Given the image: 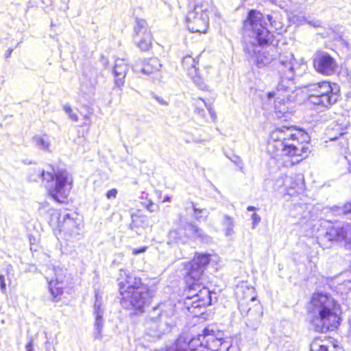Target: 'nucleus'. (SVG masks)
<instances>
[{
	"label": "nucleus",
	"instance_id": "nucleus-1",
	"mask_svg": "<svg viewBox=\"0 0 351 351\" xmlns=\"http://www.w3.org/2000/svg\"><path fill=\"white\" fill-rule=\"evenodd\" d=\"M267 22L263 14L256 10H251L247 20L244 22V32L248 38H245L244 50L252 58L258 67H263L276 60L277 49L271 47L269 50L260 49L262 45L269 43L273 35L268 30Z\"/></svg>",
	"mask_w": 351,
	"mask_h": 351
},
{
	"label": "nucleus",
	"instance_id": "nucleus-2",
	"mask_svg": "<svg viewBox=\"0 0 351 351\" xmlns=\"http://www.w3.org/2000/svg\"><path fill=\"white\" fill-rule=\"evenodd\" d=\"M210 262L208 254H196L193 260L188 264L189 270L186 276L188 287V295L185 300V304L188 308L206 307L211 304L213 293L206 287H202L198 282L204 273L206 267ZM213 294H216L213 293Z\"/></svg>",
	"mask_w": 351,
	"mask_h": 351
},
{
	"label": "nucleus",
	"instance_id": "nucleus-3",
	"mask_svg": "<svg viewBox=\"0 0 351 351\" xmlns=\"http://www.w3.org/2000/svg\"><path fill=\"white\" fill-rule=\"evenodd\" d=\"M230 348V342L224 340L223 332L211 325L195 337L181 334L166 351H228Z\"/></svg>",
	"mask_w": 351,
	"mask_h": 351
},
{
	"label": "nucleus",
	"instance_id": "nucleus-4",
	"mask_svg": "<svg viewBox=\"0 0 351 351\" xmlns=\"http://www.w3.org/2000/svg\"><path fill=\"white\" fill-rule=\"evenodd\" d=\"M339 305L328 294L315 293L313 295L309 307L311 324L319 332L333 330L340 324Z\"/></svg>",
	"mask_w": 351,
	"mask_h": 351
},
{
	"label": "nucleus",
	"instance_id": "nucleus-5",
	"mask_svg": "<svg viewBox=\"0 0 351 351\" xmlns=\"http://www.w3.org/2000/svg\"><path fill=\"white\" fill-rule=\"evenodd\" d=\"M304 136L301 131L293 127L277 128L271 133L268 152L274 158L280 156H300L302 160L308 152V143L300 141Z\"/></svg>",
	"mask_w": 351,
	"mask_h": 351
},
{
	"label": "nucleus",
	"instance_id": "nucleus-6",
	"mask_svg": "<svg viewBox=\"0 0 351 351\" xmlns=\"http://www.w3.org/2000/svg\"><path fill=\"white\" fill-rule=\"evenodd\" d=\"M30 179L37 182L41 179L49 194L58 202H64L72 187L73 178L65 169L53 172L38 169L36 175H32Z\"/></svg>",
	"mask_w": 351,
	"mask_h": 351
},
{
	"label": "nucleus",
	"instance_id": "nucleus-7",
	"mask_svg": "<svg viewBox=\"0 0 351 351\" xmlns=\"http://www.w3.org/2000/svg\"><path fill=\"white\" fill-rule=\"evenodd\" d=\"M174 313L175 306L171 302L162 303L153 308L145 323L147 335L160 338L169 332L173 326L172 317Z\"/></svg>",
	"mask_w": 351,
	"mask_h": 351
},
{
	"label": "nucleus",
	"instance_id": "nucleus-8",
	"mask_svg": "<svg viewBox=\"0 0 351 351\" xmlns=\"http://www.w3.org/2000/svg\"><path fill=\"white\" fill-rule=\"evenodd\" d=\"M253 292V288L246 287L244 290L243 287H240L237 289L236 295L239 299V309L241 315L246 317L245 324L247 326L255 330L261 324L263 309L259 304H254L253 307H249V302L255 301L256 296L246 295V293Z\"/></svg>",
	"mask_w": 351,
	"mask_h": 351
},
{
	"label": "nucleus",
	"instance_id": "nucleus-9",
	"mask_svg": "<svg viewBox=\"0 0 351 351\" xmlns=\"http://www.w3.org/2000/svg\"><path fill=\"white\" fill-rule=\"evenodd\" d=\"M309 93L308 100L315 105L328 107L337 102L340 88L338 84L323 81L306 86Z\"/></svg>",
	"mask_w": 351,
	"mask_h": 351
},
{
	"label": "nucleus",
	"instance_id": "nucleus-10",
	"mask_svg": "<svg viewBox=\"0 0 351 351\" xmlns=\"http://www.w3.org/2000/svg\"><path fill=\"white\" fill-rule=\"evenodd\" d=\"M293 88L276 86L274 91L268 93V99H274L276 114L278 117L287 119L293 108V102L291 100L290 93Z\"/></svg>",
	"mask_w": 351,
	"mask_h": 351
},
{
	"label": "nucleus",
	"instance_id": "nucleus-11",
	"mask_svg": "<svg viewBox=\"0 0 351 351\" xmlns=\"http://www.w3.org/2000/svg\"><path fill=\"white\" fill-rule=\"evenodd\" d=\"M208 3H197L186 15L188 29L192 32H206L209 23Z\"/></svg>",
	"mask_w": 351,
	"mask_h": 351
},
{
	"label": "nucleus",
	"instance_id": "nucleus-12",
	"mask_svg": "<svg viewBox=\"0 0 351 351\" xmlns=\"http://www.w3.org/2000/svg\"><path fill=\"white\" fill-rule=\"evenodd\" d=\"M59 223L60 232L65 240L74 242L82 237L83 224L77 214H64L60 217Z\"/></svg>",
	"mask_w": 351,
	"mask_h": 351
},
{
	"label": "nucleus",
	"instance_id": "nucleus-13",
	"mask_svg": "<svg viewBox=\"0 0 351 351\" xmlns=\"http://www.w3.org/2000/svg\"><path fill=\"white\" fill-rule=\"evenodd\" d=\"M293 60L294 57L291 52L287 51L283 54L279 53L278 58L274 63L275 69L280 78L277 86L292 87V80L294 77Z\"/></svg>",
	"mask_w": 351,
	"mask_h": 351
},
{
	"label": "nucleus",
	"instance_id": "nucleus-14",
	"mask_svg": "<svg viewBox=\"0 0 351 351\" xmlns=\"http://www.w3.org/2000/svg\"><path fill=\"white\" fill-rule=\"evenodd\" d=\"M153 296L154 292L152 290L146 287H141L133 289L123 306L141 313L143 308L150 303Z\"/></svg>",
	"mask_w": 351,
	"mask_h": 351
},
{
	"label": "nucleus",
	"instance_id": "nucleus-15",
	"mask_svg": "<svg viewBox=\"0 0 351 351\" xmlns=\"http://www.w3.org/2000/svg\"><path fill=\"white\" fill-rule=\"evenodd\" d=\"M134 41L142 51H147L152 46V36L147 23L142 19H136L134 25Z\"/></svg>",
	"mask_w": 351,
	"mask_h": 351
},
{
	"label": "nucleus",
	"instance_id": "nucleus-16",
	"mask_svg": "<svg viewBox=\"0 0 351 351\" xmlns=\"http://www.w3.org/2000/svg\"><path fill=\"white\" fill-rule=\"evenodd\" d=\"M326 238L329 241L342 243L348 249H351V223H337L328 228Z\"/></svg>",
	"mask_w": 351,
	"mask_h": 351
},
{
	"label": "nucleus",
	"instance_id": "nucleus-17",
	"mask_svg": "<svg viewBox=\"0 0 351 351\" xmlns=\"http://www.w3.org/2000/svg\"><path fill=\"white\" fill-rule=\"evenodd\" d=\"M313 64L315 70L325 75H331L336 72L337 64L334 58L327 52L317 51L313 58Z\"/></svg>",
	"mask_w": 351,
	"mask_h": 351
},
{
	"label": "nucleus",
	"instance_id": "nucleus-18",
	"mask_svg": "<svg viewBox=\"0 0 351 351\" xmlns=\"http://www.w3.org/2000/svg\"><path fill=\"white\" fill-rule=\"evenodd\" d=\"M119 280V292L122 295L121 304L124 305V303L127 301V298H129V294H130L133 289L142 287L141 286V280L128 273L127 271L121 270Z\"/></svg>",
	"mask_w": 351,
	"mask_h": 351
},
{
	"label": "nucleus",
	"instance_id": "nucleus-19",
	"mask_svg": "<svg viewBox=\"0 0 351 351\" xmlns=\"http://www.w3.org/2000/svg\"><path fill=\"white\" fill-rule=\"evenodd\" d=\"M278 183L279 186H282L287 194L291 196L302 192L304 186V178L300 174L285 176L279 180Z\"/></svg>",
	"mask_w": 351,
	"mask_h": 351
},
{
	"label": "nucleus",
	"instance_id": "nucleus-20",
	"mask_svg": "<svg viewBox=\"0 0 351 351\" xmlns=\"http://www.w3.org/2000/svg\"><path fill=\"white\" fill-rule=\"evenodd\" d=\"M54 273V278L49 280V291L53 298L54 302H58L60 299V296L63 293V289L64 287L65 273L63 268L57 267L53 269Z\"/></svg>",
	"mask_w": 351,
	"mask_h": 351
},
{
	"label": "nucleus",
	"instance_id": "nucleus-21",
	"mask_svg": "<svg viewBox=\"0 0 351 351\" xmlns=\"http://www.w3.org/2000/svg\"><path fill=\"white\" fill-rule=\"evenodd\" d=\"M182 66L187 72L188 75L193 80V82L202 90L206 89L207 86L204 84L202 77L199 75L196 67L198 60L191 56H186L182 58Z\"/></svg>",
	"mask_w": 351,
	"mask_h": 351
},
{
	"label": "nucleus",
	"instance_id": "nucleus-22",
	"mask_svg": "<svg viewBox=\"0 0 351 351\" xmlns=\"http://www.w3.org/2000/svg\"><path fill=\"white\" fill-rule=\"evenodd\" d=\"M104 313V306L102 298L96 293L95 301L93 306V314L95 315L94 337L95 339H101L102 336V330L104 324V319L103 318Z\"/></svg>",
	"mask_w": 351,
	"mask_h": 351
},
{
	"label": "nucleus",
	"instance_id": "nucleus-23",
	"mask_svg": "<svg viewBox=\"0 0 351 351\" xmlns=\"http://www.w3.org/2000/svg\"><path fill=\"white\" fill-rule=\"evenodd\" d=\"M129 70L128 64L124 59H117L113 68L114 85L121 88L124 83L126 74Z\"/></svg>",
	"mask_w": 351,
	"mask_h": 351
},
{
	"label": "nucleus",
	"instance_id": "nucleus-24",
	"mask_svg": "<svg viewBox=\"0 0 351 351\" xmlns=\"http://www.w3.org/2000/svg\"><path fill=\"white\" fill-rule=\"evenodd\" d=\"M161 66L162 64L157 58H151L143 63L142 68L138 69V66L136 65L134 66V71L136 73L149 75L158 71Z\"/></svg>",
	"mask_w": 351,
	"mask_h": 351
},
{
	"label": "nucleus",
	"instance_id": "nucleus-25",
	"mask_svg": "<svg viewBox=\"0 0 351 351\" xmlns=\"http://www.w3.org/2000/svg\"><path fill=\"white\" fill-rule=\"evenodd\" d=\"M169 243H184L186 241L187 237L184 235L182 228L171 230L168 235Z\"/></svg>",
	"mask_w": 351,
	"mask_h": 351
},
{
	"label": "nucleus",
	"instance_id": "nucleus-26",
	"mask_svg": "<svg viewBox=\"0 0 351 351\" xmlns=\"http://www.w3.org/2000/svg\"><path fill=\"white\" fill-rule=\"evenodd\" d=\"M199 101H201L202 103H203V104L207 108V110L210 114L211 120L213 121H215V119H217V115H216L215 112L214 111V110L213 109V108L211 107V106L210 104H208L206 102H205V101L204 99H202L201 98L199 99V101H197V103H196L197 106L195 110V114H197L198 116H199L200 117L205 119L206 112H205L204 110L201 108L200 104L199 103Z\"/></svg>",
	"mask_w": 351,
	"mask_h": 351
},
{
	"label": "nucleus",
	"instance_id": "nucleus-27",
	"mask_svg": "<svg viewBox=\"0 0 351 351\" xmlns=\"http://www.w3.org/2000/svg\"><path fill=\"white\" fill-rule=\"evenodd\" d=\"M33 142L39 149L50 152V141L47 134L35 136Z\"/></svg>",
	"mask_w": 351,
	"mask_h": 351
},
{
	"label": "nucleus",
	"instance_id": "nucleus-28",
	"mask_svg": "<svg viewBox=\"0 0 351 351\" xmlns=\"http://www.w3.org/2000/svg\"><path fill=\"white\" fill-rule=\"evenodd\" d=\"M188 231L191 234L192 237L195 239H199L202 241L208 242L210 240V237L205 234V232L197 226L189 223Z\"/></svg>",
	"mask_w": 351,
	"mask_h": 351
},
{
	"label": "nucleus",
	"instance_id": "nucleus-29",
	"mask_svg": "<svg viewBox=\"0 0 351 351\" xmlns=\"http://www.w3.org/2000/svg\"><path fill=\"white\" fill-rule=\"evenodd\" d=\"M222 225L226 237H230L234 234V221L233 218L228 215H224L222 220Z\"/></svg>",
	"mask_w": 351,
	"mask_h": 351
},
{
	"label": "nucleus",
	"instance_id": "nucleus-30",
	"mask_svg": "<svg viewBox=\"0 0 351 351\" xmlns=\"http://www.w3.org/2000/svg\"><path fill=\"white\" fill-rule=\"evenodd\" d=\"M192 208L194 211V217L197 220H206L208 216V212L206 209H199L195 206V204L192 202Z\"/></svg>",
	"mask_w": 351,
	"mask_h": 351
},
{
	"label": "nucleus",
	"instance_id": "nucleus-31",
	"mask_svg": "<svg viewBox=\"0 0 351 351\" xmlns=\"http://www.w3.org/2000/svg\"><path fill=\"white\" fill-rule=\"evenodd\" d=\"M351 290V280H344L341 283H339L336 287V291L341 294L348 293Z\"/></svg>",
	"mask_w": 351,
	"mask_h": 351
},
{
	"label": "nucleus",
	"instance_id": "nucleus-32",
	"mask_svg": "<svg viewBox=\"0 0 351 351\" xmlns=\"http://www.w3.org/2000/svg\"><path fill=\"white\" fill-rule=\"evenodd\" d=\"M322 342L319 339H315L311 345V351H328V346Z\"/></svg>",
	"mask_w": 351,
	"mask_h": 351
},
{
	"label": "nucleus",
	"instance_id": "nucleus-33",
	"mask_svg": "<svg viewBox=\"0 0 351 351\" xmlns=\"http://www.w3.org/2000/svg\"><path fill=\"white\" fill-rule=\"evenodd\" d=\"M142 205L148 211L153 213L157 211L158 210V206L155 204L151 199H147L145 201H143L141 202Z\"/></svg>",
	"mask_w": 351,
	"mask_h": 351
},
{
	"label": "nucleus",
	"instance_id": "nucleus-34",
	"mask_svg": "<svg viewBox=\"0 0 351 351\" xmlns=\"http://www.w3.org/2000/svg\"><path fill=\"white\" fill-rule=\"evenodd\" d=\"M64 110L72 121H77L78 120L77 115L73 112V110L69 106L65 105Z\"/></svg>",
	"mask_w": 351,
	"mask_h": 351
},
{
	"label": "nucleus",
	"instance_id": "nucleus-35",
	"mask_svg": "<svg viewBox=\"0 0 351 351\" xmlns=\"http://www.w3.org/2000/svg\"><path fill=\"white\" fill-rule=\"evenodd\" d=\"M338 213V214H343L346 215L350 212H351V202L345 204L344 206L341 208L338 207L337 210H335Z\"/></svg>",
	"mask_w": 351,
	"mask_h": 351
},
{
	"label": "nucleus",
	"instance_id": "nucleus-36",
	"mask_svg": "<svg viewBox=\"0 0 351 351\" xmlns=\"http://www.w3.org/2000/svg\"><path fill=\"white\" fill-rule=\"evenodd\" d=\"M251 218L252 220V228L254 229L256 227V226L261 221V217L256 213H253Z\"/></svg>",
	"mask_w": 351,
	"mask_h": 351
},
{
	"label": "nucleus",
	"instance_id": "nucleus-37",
	"mask_svg": "<svg viewBox=\"0 0 351 351\" xmlns=\"http://www.w3.org/2000/svg\"><path fill=\"white\" fill-rule=\"evenodd\" d=\"M0 287L2 293L6 292V284L5 282V277L3 275H0Z\"/></svg>",
	"mask_w": 351,
	"mask_h": 351
},
{
	"label": "nucleus",
	"instance_id": "nucleus-38",
	"mask_svg": "<svg viewBox=\"0 0 351 351\" xmlns=\"http://www.w3.org/2000/svg\"><path fill=\"white\" fill-rule=\"evenodd\" d=\"M147 247H142L138 249L136 248H132V252L133 255H137L141 253H144L146 252Z\"/></svg>",
	"mask_w": 351,
	"mask_h": 351
},
{
	"label": "nucleus",
	"instance_id": "nucleus-39",
	"mask_svg": "<svg viewBox=\"0 0 351 351\" xmlns=\"http://www.w3.org/2000/svg\"><path fill=\"white\" fill-rule=\"evenodd\" d=\"M117 194V191L115 189H110L107 192L106 197L108 199L115 198Z\"/></svg>",
	"mask_w": 351,
	"mask_h": 351
},
{
	"label": "nucleus",
	"instance_id": "nucleus-40",
	"mask_svg": "<svg viewBox=\"0 0 351 351\" xmlns=\"http://www.w3.org/2000/svg\"><path fill=\"white\" fill-rule=\"evenodd\" d=\"M154 98L161 105L167 106L168 104V103L165 99L156 95H154Z\"/></svg>",
	"mask_w": 351,
	"mask_h": 351
},
{
	"label": "nucleus",
	"instance_id": "nucleus-41",
	"mask_svg": "<svg viewBox=\"0 0 351 351\" xmlns=\"http://www.w3.org/2000/svg\"><path fill=\"white\" fill-rule=\"evenodd\" d=\"M306 23H308V24H310L314 27H319L320 26L319 21H306Z\"/></svg>",
	"mask_w": 351,
	"mask_h": 351
},
{
	"label": "nucleus",
	"instance_id": "nucleus-42",
	"mask_svg": "<svg viewBox=\"0 0 351 351\" xmlns=\"http://www.w3.org/2000/svg\"><path fill=\"white\" fill-rule=\"evenodd\" d=\"M26 350L27 351H33V343L32 341H30L27 345L26 346Z\"/></svg>",
	"mask_w": 351,
	"mask_h": 351
},
{
	"label": "nucleus",
	"instance_id": "nucleus-43",
	"mask_svg": "<svg viewBox=\"0 0 351 351\" xmlns=\"http://www.w3.org/2000/svg\"><path fill=\"white\" fill-rule=\"evenodd\" d=\"M12 51L13 49H9L5 53V58H8L10 57L12 53Z\"/></svg>",
	"mask_w": 351,
	"mask_h": 351
},
{
	"label": "nucleus",
	"instance_id": "nucleus-44",
	"mask_svg": "<svg viewBox=\"0 0 351 351\" xmlns=\"http://www.w3.org/2000/svg\"><path fill=\"white\" fill-rule=\"evenodd\" d=\"M143 201H145L148 199V193L145 192H143L141 197Z\"/></svg>",
	"mask_w": 351,
	"mask_h": 351
},
{
	"label": "nucleus",
	"instance_id": "nucleus-45",
	"mask_svg": "<svg viewBox=\"0 0 351 351\" xmlns=\"http://www.w3.org/2000/svg\"><path fill=\"white\" fill-rule=\"evenodd\" d=\"M347 79H348L349 83L351 84V71L348 72Z\"/></svg>",
	"mask_w": 351,
	"mask_h": 351
},
{
	"label": "nucleus",
	"instance_id": "nucleus-46",
	"mask_svg": "<svg viewBox=\"0 0 351 351\" xmlns=\"http://www.w3.org/2000/svg\"><path fill=\"white\" fill-rule=\"evenodd\" d=\"M247 210L248 211H252V210H256V208L254 206H249L247 208Z\"/></svg>",
	"mask_w": 351,
	"mask_h": 351
},
{
	"label": "nucleus",
	"instance_id": "nucleus-47",
	"mask_svg": "<svg viewBox=\"0 0 351 351\" xmlns=\"http://www.w3.org/2000/svg\"><path fill=\"white\" fill-rule=\"evenodd\" d=\"M234 163L239 165L241 162V159L239 157L236 158V160H232Z\"/></svg>",
	"mask_w": 351,
	"mask_h": 351
},
{
	"label": "nucleus",
	"instance_id": "nucleus-48",
	"mask_svg": "<svg viewBox=\"0 0 351 351\" xmlns=\"http://www.w3.org/2000/svg\"><path fill=\"white\" fill-rule=\"evenodd\" d=\"M271 19H272V16L271 15H267V20L268 22H269L271 24Z\"/></svg>",
	"mask_w": 351,
	"mask_h": 351
},
{
	"label": "nucleus",
	"instance_id": "nucleus-49",
	"mask_svg": "<svg viewBox=\"0 0 351 351\" xmlns=\"http://www.w3.org/2000/svg\"><path fill=\"white\" fill-rule=\"evenodd\" d=\"M169 201H170V197L169 196L165 197L163 199V202H169Z\"/></svg>",
	"mask_w": 351,
	"mask_h": 351
},
{
	"label": "nucleus",
	"instance_id": "nucleus-50",
	"mask_svg": "<svg viewBox=\"0 0 351 351\" xmlns=\"http://www.w3.org/2000/svg\"><path fill=\"white\" fill-rule=\"evenodd\" d=\"M215 15L217 17H220V14H219V13L217 11H215Z\"/></svg>",
	"mask_w": 351,
	"mask_h": 351
},
{
	"label": "nucleus",
	"instance_id": "nucleus-51",
	"mask_svg": "<svg viewBox=\"0 0 351 351\" xmlns=\"http://www.w3.org/2000/svg\"><path fill=\"white\" fill-rule=\"evenodd\" d=\"M335 348V345L332 346V349L334 350Z\"/></svg>",
	"mask_w": 351,
	"mask_h": 351
},
{
	"label": "nucleus",
	"instance_id": "nucleus-52",
	"mask_svg": "<svg viewBox=\"0 0 351 351\" xmlns=\"http://www.w3.org/2000/svg\"><path fill=\"white\" fill-rule=\"evenodd\" d=\"M328 351H334V350H328Z\"/></svg>",
	"mask_w": 351,
	"mask_h": 351
}]
</instances>
